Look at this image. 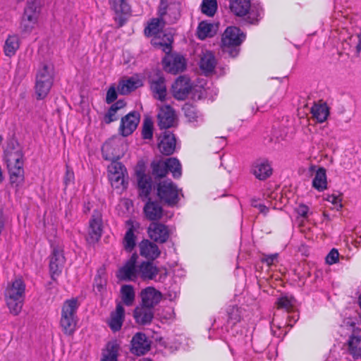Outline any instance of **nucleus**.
I'll return each mask as SVG.
<instances>
[{
	"instance_id": "f257e3e1",
	"label": "nucleus",
	"mask_w": 361,
	"mask_h": 361,
	"mask_svg": "<svg viewBox=\"0 0 361 361\" xmlns=\"http://www.w3.org/2000/svg\"><path fill=\"white\" fill-rule=\"evenodd\" d=\"M25 285L20 279L8 283L5 290V298L10 312L18 315L22 310L25 298Z\"/></svg>"
},
{
	"instance_id": "f03ea898",
	"label": "nucleus",
	"mask_w": 361,
	"mask_h": 361,
	"mask_svg": "<svg viewBox=\"0 0 361 361\" xmlns=\"http://www.w3.org/2000/svg\"><path fill=\"white\" fill-rule=\"evenodd\" d=\"M78 306V300L75 298L66 300L62 306L60 326L66 335L71 336L76 330Z\"/></svg>"
},
{
	"instance_id": "7ed1b4c3",
	"label": "nucleus",
	"mask_w": 361,
	"mask_h": 361,
	"mask_svg": "<svg viewBox=\"0 0 361 361\" xmlns=\"http://www.w3.org/2000/svg\"><path fill=\"white\" fill-rule=\"evenodd\" d=\"M172 92L174 97L179 100L185 99L189 94L193 99H200L204 94L201 87L194 86L190 79L185 75L179 76L172 85Z\"/></svg>"
},
{
	"instance_id": "20e7f679",
	"label": "nucleus",
	"mask_w": 361,
	"mask_h": 361,
	"mask_svg": "<svg viewBox=\"0 0 361 361\" xmlns=\"http://www.w3.org/2000/svg\"><path fill=\"white\" fill-rule=\"evenodd\" d=\"M164 25V23L162 19L154 18L145 29V33L147 36L158 35L153 39L154 44L159 46L164 53L169 54L171 51L173 37L170 34H165L163 35V38L161 39V33L159 32L163 28Z\"/></svg>"
},
{
	"instance_id": "39448f33",
	"label": "nucleus",
	"mask_w": 361,
	"mask_h": 361,
	"mask_svg": "<svg viewBox=\"0 0 361 361\" xmlns=\"http://www.w3.org/2000/svg\"><path fill=\"white\" fill-rule=\"evenodd\" d=\"M152 174L159 178L166 176L171 171L173 178H178L181 176V165L178 159L174 157L168 158L166 160L153 161L151 164Z\"/></svg>"
},
{
	"instance_id": "423d86ee",
	"label": "nucleus",
	"mask_w": 361,
	"mask_h": 361,
	"mask_svg": "<svg viewBox=\"0 0 361 361\" xmlns=\"http://www.w3.org/2000/svg\"><path fill=\"white\" fill-rule=\"evenodd\" d=\"M157 194L160 201L169 206L176 205L179 200L178 188L171 180L160 181Z\"/></svg>"
},
{
	"instance_id": "0eeeda50",
	"label": "nucleus",
	"mask_w": 361,
	"mask_h": 361,
	"mask_svg": "<svg viewBox=\"0 0 361 361\" xmlns=\"http://www.w3.org/2000/svg\"><path fill=\"white\" fill-rule=\"evenodd\" d=\"M7 169L9 174V180L11 185L18 189L23 185L25 180L24 161L21 159L14 161L13 159L11 161L6 162Z\"/></svg>"
},
{
	"instance_id": "6e6552de",
	"label": "nucleus",
	"mask_w": 361,
	"mask_h": 361,
	"mask_svg": "<svg viewBox=\"0 0 361 361\" xmlns=\"http://www.w3.org/2000/svg\"><path fill=\"white\" fill-rule=\"evenodd\" d=\"M102 218L98 211H94L89 222L88 236L87 240L89 243H95L99 241L102 234Z\"/></svg>"
},
{
	"instance_id": "1a4fd4ad",
	"label": "nucleus",
	"mask_w": 361,
	"mask_h": 361,
	"mask_svg": "<svg viewBox=\"0 0 361 361\" xmlns=\"http://www.w3.org/2000/svg\"><path fill=\"white\" fill-rule=\"evenodd\" d=\"M250 172L257 179L264 180L272 175L273 169L267 159L259 158L252 164Z\"/></svg>"
},
{
	"instance_id": "9d476101",
	"label": "nucleus",
	"mask_w": 361,
	"mask_h": 361,
	"mask_svg": "<svg viewBox=\"0 0 361 361\" xmlns=\"http://www.w3.org/2000/svg\"><path fill=\"white\" fill-rule=\"evenodd\" d=\"M245 36L240 30L235 26L226 28L223 34L221 43L224 48L239 46L245 39Z\"/></svg>"
},
{
	"instance_id": "9b49d317",
	"label": "nucleus",
	"mask_w": 361,
	"mask_h": 361,
	"mask_svg": "<svg viewBox=\"0 0 361 361\" xmlns=\"http://www.w3.org/2000/svg\"><path fill=\"white\" fill-rule=\"evenodd\" d=\"M137 255L133 254L130 258L121 267L117 273V277L122 281H135L138 277L136 262Z\"/></svg>"
},
{
	"instance_id": "f8f14e48",
	"label": "nucleus",
	"mask_w": 361,
	"mask_h": 361,
	"mask_svg": "<svg viewBox=\"0 0 361 361\" xmlns=\"http://www.w3.org/2000/svg\"><path fill=\"white\" fill-rule=\"evenodd\" d=\"M147 233L149 237L158 243H166L170 236L168 226L158 222H152L147 228Z\"/></svg>"
},
{
	"instance_id": "ddd939ff",
	"label": "nucleus",
	"mask_w": 361,
	"mask_h": 361,
	"mask_svg": "<svg viewBox=\"0 0 361 361\" xmlns=\"http://www.w3.org/2000/svg\"><path fill=\"white\" fill-rule=\"evenodd\" d=\"M151 341L143 333H136L131 340L130 352L136 355H142L149 350Z\"/></svg>"
},
{
	"instance_id": "4468645a",
	"label": "nucleus",
	"mask_w": 361,
	"mask_h": 361,
	"mask_svg": "<svg viewBox=\"0 0 361 361\" xmlns=\"http://www.w3.org/2000/svg\"><path fill=\"white\" fill-rule=\"evenodd\" d=\"M121 139L117 137H113L107 140L102 147V156L104 159L114 161L120 159L119 143Z\"/></svg>"
},
{
	"instance_id": "2eb2a0df",
	"label": "nucleus",
	"mask_w": 361,
	"mask_h": 361,
	"mask_svg": "<svg viewBox=\"0 0 361 361\" xmlns=\"http://www.w3.org/2000/svg\"><path fill=\"white\" fill-rule=\"evenodd\" d=\"M139 122V114H126L121 118L119 133L123 137L131 135L137 128Z\"/></svg>"
},
{
	"instance_id": "dca6fc26",
	"label": "nucleus",
	"mask_w": 361,
	"mask_h": 361,
	"mask_svg": "<svg viewBox=\"0 0 361 361\" xmlns=\"http://www.w3.org/2000/svg\"><path fill=\"white\" fill-rule=\"evenodd\" d=\"M65 261L63 250L59 247H54L49 261V268L53 279L54 275L59 276L61 272Z\"/></svg>"
},
{
	"instance_id": "f3484780",
	"label": "nucleus",
	"mask_w": 361,
	"mask_h": 361,
	"mask_svg": "<svg viewBox=\"0 0 361 361\" xmlns=\"http://www.w3.org/2000/svg\"><path fill=\"white\" fill-rule=\"evenodd\" d=\"M140 296L142 299L140 305L153 309L161 301L162 295L154 288L147 287L142 290Z\"/></svg>"
},
{
	"instance_id": "a211bd4d",
	"label": "nucleus",
	"mask_w": 361,
	"mask_h": 361,
	"mask_svg": "<svg viewBox=\"0 0 361 361\" xmlns=\"http://www.w3.org/2000/svg\"><path fill=\"white\" fill-rule=\"evenodd\" d=\"M163 63L165 71L173 74L181 72L185 68V59L179 55L165 56Z\"/></svg>"
},
{
	"instance_id": "6ab92c4d",
	"label": "nucleus",
	"mask_w": 361,
	"mask_h": 361,
	"mask_svg": "<svg viewBox=\"0 0 361 361\" xmlns=\"http://www.w3.org/2000/svg\"><path fill=\"white\" fill-rule=\"evenodd\" d=\"M150 87L154 97L161 101L164 100L166 95V87L165 79L160 73L150 77Z\"/></svg>"
},
{
	"instance_id": "aec40b11",
	"label": "nucleus",
	"mask_w": 361,
	"mask_h": 361,
	"mask_svg": "<svg viewBox=\"0 0 361 361\" xmlns=\"http://www.w3.org/2000/svg\"><path fill=\"white\" fill-rule=\"evenodd\" d=\"M4 159L6 162L11 161L12 159L18 161L23 159V154L18 141L14 138L8 140L4 149Z\"/></svg>"
},
{
	"instance_id": "412c9836",
	"label": "nucleus",
	"mask_w": 361,
	"mask_h": 361,
	"mask_svg": "<svg viewBox=\"0 0 361 361\" xmlns=\"http://www.w3.org/2000/svg\"><path fill=\"white\" fill-rule=\"evenodd\" d=\"M176 144V140L174 135L169 131H165L158 143V148L163 154L171 155L175 151Z\"/></svg>"
},
{
	"instance_id": "4be33fe9",
	"label": "nucleus",
	"mask_w": 361,
	"mask_h": 361,
	"mask_svg": "<svg viewBox=\"0 0 361 361\" xmlns=\"http://www.w3.org/2000/svg\"><path fill=\"white\" fill-rule=\"evenodd\" d=\"M128 228L125 234L123 240V245L125 250L128 252H131L136 245V235L135 232L138 228V224L135 225L134 221L128 220L126 221Z\"/></svg>"
},
{
	"instance_id": "5701e85b",
	"label": "nucleus",
	"mask_w": 361,
	"mask_h": 361,
	"mask_svg": "<svg viewBox=\"0 0 361 361\" xmlns=\"http://www.w3.org/2000/svg\"><path fill=\"white\" fill-rule=\"evenodd\" d=\"M140 255L151 260H154L159 257L161 252L158 246L149 240H143L139 244Z\"/></svg>"
},
{
	"instance_id": "b1692460",
	"label": "nucleus",
	"mask_w": 361,
	"mask_h": 361,
	"mask_svg": "<svg viewBox=\"0 0 361 361\" xmlns=\"http://www.w3.org/2000/svg\"><path fill=\"white\" fill-rule=\"evenodd\" d=\"M138 277L143 280H153L159 273V268L151 262H142L137 266Z\"/></svg>"
},
{
	"instance_id": "393cba45",
	"label": "nucleus",
	"mask_w": 361,
	"mask_h": 361,
	"mask_svg": "<svg viewBox=\"0 0 361 361\" xmlns=\"http://www.w3.org/2000/svg\"><path fill=\"white\" fill-rule=\"evenodd\" d=\"M140 196L147 198L152 190V178L142 171L136 172Z\"/></svg>"
},
{
	"instance_id": "a878e982",
	"label": "nucleus",
	"mask_w": 361,
	"mask_h": 361,
	"mask_svg": "<svg viewBox=\"0 0 361 361\" xmlns=\"http://www.w3.org/2000/svg\"><path fill=\"white\" fill-rule=\"evenodd\" d=\"M133 316L137 324L147 325L152 322L154 311L152 308L140 305L135 309Z\"/></svg>"
},
{
	"instance_id": "bb28decb",
	"label": "nucleus",
	"mask_w": 361,
	"mask_h": 361,
	"mask_svg": "<svg viewBox=\"0 0 361 361\" xmlns=\"http://www.w3.org/2000/svg\"><path fill=\"white\" fill-rule=\"evenodd\" d=\"M125 317V310L121 304L118 303L116 305V310L112 312L110 315V319L108 322L110 329L116 332L121 329Z\"/></svg>"
},
{
	"instance_id": "cd10ccee",
	"label": "nucleus",
	"mask_w": 361,
	"mask_h": 361,
	"mask_svg": "<svg viewBox=\"0 0 361 361\" xmlns=\"http://www.w3.org/2000/svg\"><path fill=\"white\" fill-rule=\"evenodd\" d=\"M39 10V0H27L22 18L36 24L37 21Z\"/></svg>"
},
{
	"instance_id": "c85d7f7f",
	"label": "nucleus",
	"mask_w": 361,
	"mask_h": 361,
	"mask_svg": "<svg viewBox=\"0 0 361 361\" xmlns=\"http://www.w3.org/2000/svg\"><path fill=\"white\" fill-rule=\"evenodd\" d=\"M54 68L51 63H42L37 72L36 80L54 82Z\"/></svg>"
},
{
	"instance_id": "c756f323",
	"label": "nucleus",
	"mask_w": 361,
	"mask_h": 361,
	"mask_svg": "<svg viewBox=\"0 0 361 361\" xmlns=\"http://www.w3.org/2000/svg\"><path fill=\"white\" fill-rule=\"evenodd\" d=\"M230 9L235 15L244 16L250 9V0H230Z\"/></svg>"
},
{
	"instance_id": "7c9ffc66",
	"label": "nucleus",
	"mask_w": 361,
	"mask_h": 361,
	"mask_svg": "<svg viewBox=\"0 0 361 361\" xmlns=\"http://www.w3.org/2000/svg\"><path fill=\"white\" fill-rule=\"evenodd\" d=\"M120 345L116 341H109L102 353L101 361H118Z\"/></svg>"
},
{
	"instance_id": "2f4dec72",
	"label": "nucleus",
	"mask_w": 361,
	"mask_h": 361,
	"mask_svg": "<svg viewBox=\"0 0 361 361\" xmlns=\"http://www.w3.org/2000/svg\"><path fill=\"white\" fill-rule=\"evenodd\" d=\"M142 81L135 78H130L121 81L118 86V92L121 94H128L137 87L142 86Z\"/></svg>"
},
{
	"instance_id": "473e14b6",
	"label": "nucleus",
	"mask_w": 361,
	"mask_h": 361,
	"mask_svg": "<svg viewBox=\"0 0 361 361\" xmlns=\"http://www.w3.org/2000/svg\"><path fill=\"white\" fill-rule=\"evenodd\" d=\"M144 212L148 219L158 220L161 217L162 207L156 202L149 201L144 207Z\"/></svg>"
},
{
	"instance_id": "72a5a7b5",
	"label": "nucleus",
	"mask_w": 361,
	"mask_h": 361,
	"mask_svg": "<svg viewBox=\"0 0 361 361\" xmlns=\"http://www.w3.org/2000/svg\"><path fill=\"white\" fill-rule=\"evenodd\" d=\"M216 65V60L211 51L203 52L200 62V68L206 73H211Z\"/></svg>"
},
{
	"instance_id": "f704fd0d",
	"label": "nucleus",
	"mask_w": 361,
	"mask_h": 361,
	"mask_svg": "<svg viewBox=\"0 0 361 361\" xmlns=\"http://www.w3.org/2000/svg\"><path fill=\"white\" fill-rule=\"evenodd\" d=\"M312 187L318 191H323L327 188L326 171L323 167H320L316 171L312 180Z\"/></svg>"
},
{
	"instance_id": "c9c22d12",
	"label": "nucleus",
	"mask_w": 361,
	"mask_h": 361,
	"mask_svg": "<svg viewBox=\"0 0 361 361\" xmlns=\"http://www.w3.org/2000/svg\"><path fill=\"white\" fill-rule=\"evenodd\" d=\"M53 82L35 80V93L37 99H44L49 94Z\"/></svg>"
},
{
	"instance_id": "e433bc0d",
	"label": "nucleus",
	"mask_w": 361,
	"mask_h": 361,
	"mask_svg": "<svg viewBox=\"0 0 361 361\" xmlns=\"http://www.w3.org/2000/svg\"><path fill=\"white\" fill-rule=\"evenodd\" d=\"M348 350L354 359L361 357V336H351L348 341Z\"/></svg>"
},
{
	"instance_id": "4c0bfd02",
	"label": "nucleus",
	"mask_w": 361,
	"mask_h": 361,
	"mask_svg": "<svg viewBox=\"0 0 361 361\" xmlns=\"http://www.w3.org/2000/svg\"><path fill=\"white\" fill-rule=\"evenodd\" d=\"M19 48V39L16 35L9 36L4 44V53L7 56H13Z\"/></svg>"
},
{
	"instance_id": "58836bf2",
	"label": "nucleus",
	"mask_w": 361,
	"mask_h": 361,
	"mask_svg": "<svg viewBox=\"0 0 361 361\" xmlns=\"http://www.w3.org/2000/svg\"><path fill=\"white\" fill-rule=\"evenodd\" d=\"M121 298L127 306H131L135 300V290L131 285H123L121 288Z\"/></svg>"
},
{
	"instance_id": "ea45409f",
	"label": "nucleus",
	"mask_w": 361,
	"mask_h": 361,
	"mask_svg": "<svg viewBox=\"0 0 361 361\" xmlns=\"http://www.w3.org/2000/svg\"><path fill=\"white\" fill-rule=\"evenodd\" d=\"M214 25L205 21H202L197 27V37L200 39H204L208 37H212L214 34L213 30Z\"/></svg>"
},
{
	"instance_id": "a19ab883",
	"label": "nucleus",
	"mask_w": 361,
	"mask_h": 361,
	"mask_svg": "<svg viewBox=\"0 0 361 361\" xmlns=\"http://www.w3.org/2000/svg\"><path fill=\"white\" fill-rule=\"evenodd\" d=\"M111 8L116 13L128 14L130 11V7L127 0H109Z\"/></svg>"
},
{
	"instance_id": "79ce46f5",
	"label": "nucleus",
	"mask_w": 361,
	"mask_h": 361,
	"mask_svg": "<svg viewBox=\"0 0 361 361\" xmlns=\"http://www.w3.org/2000/svg\"><path fill=\"white\" fill-rule=\"evenodd\" d=\"M158 125L161 129L173 127L176 121V114H158Z\"/></svg>"
},
{
	"instance_id": "37998d69",
	"label": "nucleus",
	"mask_w": 361,
	"mask_h": 361,
	"mask_svg": "<svg viewBox=\"0 0 361 361\" xmlns=\"http://www.w3.org/2000/svg\"><path fill=\"white\" fill-rule=\"evenodd\" d=\"M217 8L216 0H203L202 3V11L203 13L213 16Z\"/></svg>"
},
{
	"instance_id": "c03bdc74",
	"label": "nucleus",
	"mask_w": 361,
	"mask_h": 361,
	"mask_svg": "<svg viewBox=\"0 0 361 361\" xmlns=\"http://www.w3.org/2000/svg\"><path fill=\"white\" fill-rule=\"evenodd\" d=\"M142 138L145 140H150L152 138L153 122L149 117H146L144 121L142 130Z\"/></svg>"
},
{
	"instance_id": "a18cd8bd",
	"label": "nucleus",
	"mask_w": 361,
	"mask_h": 361,
	"mask_svg": "<svg viewBox=\"0 0 361 361\" xmlns=\"http://www.w3.org/2000/svg\"><path fill=\"white\" fill-rule=\"evenodd\" d=\"M117 160L111 161V163L109 165V174H123L126 172L125 166L121 162L117 161Z\"/></svg>"
},
{
	"instance_id": "49530a36",
	"label": "nucleus",
	"mask_w": 361,
	"mask_h": 361,
	"mask_svg": "<svg viewBox=\"0 0 361 361\" xmlns=\"http://www.w3.org/2000/svg\"><path fill=\"white\" fill-rule=\"evenodd\" d=\"M330 109L327 103L320 99L314 103L313 106L311 107L310 113H329Z\"/></svg>"
},
{
	"instance_id": "de8ad7c7",
	"label": "nucleus",
	"mask_w": 361,
	"mask_h": 361,
	"mask_svg": "<svg viewBox=\"0 0 361 361\" xmlns=\"http://www.w3.org/2000/svg\"><path fill=\"white\" fill-rule=\"evenodd\" d=\"M125 173L123 174H109V179L112 187L120 188L124 185Z\"/></svg>"
},
{
	"instance_id": "09e8293b",
	"label": "nucleus",
	"mask_w": 361,
	"mask_h": 361,
	"mask_svg": "<svg viewBox=\"0 0 361 361\" xmlns=\"http://www.w3.org/2000/svg\"><path fill=\"white\" fill-rule=\"evenodd\" d=\"M294 300L293 298H288L287 296L281 297L277 301L279 308H283L286 310H290L293 305Z\"/></svg>"
},
{
	"instance_id": "8fccbe9b",
	"label": "nucleus",
	"mask_w": 361,
	"mask_h": 361,
	"mask_svg": "<svg viewBox=\"0 0 361 361\" xmlns=\"http://www.w3.org/2000/svg\"><path fill=\"white\" fill-rule=\"evenodd\" d=\"M339 253L338 250L333 248L326 257V262L328 264H333L338 262Z\"/></svg>"
},
{
	"instance_id": "3c124183",
	"label": "nucleus",
	"mask_w": 361,
	"mask_h": 361,
	"mask_svg": "<svg viewBox=\"0 0 361 361\" xmlns=\"http://www.w3.org/2000/svg\"><path fill=\"white\" fill-rule=\"evenodd\" d=\"M295 212L300 216H301L304 219H307L309 216V214H311V212H310V209H309L308 206H307L306 204H300L295 208Z\"/></svg>"
},
{
	"instance_id": "603ef678",
	"label": "nucleus",
	"mask_w": 361,
	"mask_h": 361,
	"mask_svg": "<svg viewBox=\"0 0 361 361\" xmlns=\"http://www.w3.org/2000/svg\"><path fill=\"white\" fill-rule=\"evenodd\" d=\"M329 114H312L311 117L308 118L309 123L315 124L317 123H323L326 121Z\"/></svg>"
},
{
	"instance_id": "864d4df0",
	"label": "nucleus",
	"mask_w": 361,
	"mask_h": 361,
	"mask_svg": "<svg viewBox=\"0 0 361 361\" xmlns=\"http://www.w3.org/2000/svg\"><path fill=\"white\" fill-rule=\"evenodd\" d=\"M279 255L277 253L271 255H263L262 262L266 263L268 266L274 264L277 262Z\"/></svg>"
},
{
	"instance_id": "5fc2aeb1",
	"label": "nucleus",
	"mask_w": 361,
	"mask_h": 361,
	"mask_svg": "<svg viewBox=\"0 0 361 361\" xmlns=\"http://www.w3.org/2000/svg\"><path fill=\"white\" fill-rule=\"evenodd\" d=\"M117 98V92L114 87H111L106 93V102L110 104L114 102Z\"/></svg>"
},
{
	"instance_id": "6e6d98bb",
	"label": "nucleus",
	"mask_w": 361,
	"mask_h": 361,
	"mask_svg": "<svg viewBox=\"0 0 361 361\" xmlns=\"http://www.w3.org/2000/svg\"><path fill=\"white\" fill-rule=\"evenodd\" d=\"M106 285V279L101 277L100 275L96 276L94 279V286L97 288L98 291H102Z\"/></svg>"
},
{
	"instance_id": "4d7b16f0",
	"label": "nucleus",
	"mask_w": 361,
	"mask_h": 361,
	"mask_svg": "<svg viewBox=\"0 0 361 361\" xmlns=\"http://www.w3.org/2000/svg\"><path fill=\"white\" fill-rule=\"evenodd\" d=\"M35 23H31L30 21L26 20L25 19L22 18L21 21V28L25 32H30L34 27Z\"/></svg>"
},
{
	"instance_id": "13d9d810",
	"label": "nucleus",
	"mask_w": 361,
	"mask_h": 361,
	"mask_svg": "<svg viewBox=\"0 0 361 361\" xmlns=\"http://www.w3.org/2000/svg\"><path fill=\"white\" fill-rule=\"evenodd\" d=\"M325 200L326 201H329V202H331L334 205H338V204L339 207H342V204L340 203L341 202V199L339 198L338 196H337L336 195H328L326 196V197L325 198Z\"/></svg>"
},
{
	"instance_id": "bf43d9fd",
	"label": "nucleus",
	"mask_w": 361,
	"mask_h": 361,
	"mask_svg": "<svg viewBox=\"0 0 361 361\" xmlns=\"http://www.w3.org/2000/svg\"><path fill=\"white\" fill-rule=\"evenodd\" d=\"M125 102L123 100H118L115 104L111 105L108 113H115L125 106Z\"/></svg>"
},
{
	"instance_id": "052dcab7",
	"label": "nucleus",
	"mask_w": 361,
	"mask_h": 361,
	"mask_svg": "<svg viewBox=\"0 0 361 361\" xmlns=\"http://www.w3.org/2000/svg\"><path fill=\"white\" fill-rule=\"evenodd\" d=\"M73 180H74V173L72 171H71L68 169L66 171L65 177H64V183L66 185H68L70 183H73Z\"/></svg>"
},
{
	"instance_id": "680f3d73",
	"label": "nucleus",
	"mask_w": 361,
	"mask_h": 361,
	"mask_svg": "<svg viewBox=\"0 0 361 361\" xmlns=\"http://www.w3.org/2000/svg\"><path fill=\"white\" fill-rule=\"evenodd\" d=\"M185 116L187 118V121L189 123H194L198 121V116H197V114H185Z\"/></svg>"
},
{
	"instance_id": "e2e57ef3",
	"label": "nucleus",
	"mask_w": 361,
	"mask_h": 361,
	"mask_svg": "<svg viewBox=\"0 0 361 361\" xmlns=\"http://www.w3.org/2000/svg\"><path fill=\"white\" fill-rule=\"evenodd\" d=\"M159 13L161 18L166 13V6L163 3L159 7Z\"/></svg>"
},
{
	"instance_id": "0e129e2a",
	"label": "nucleus",
	"mask_w": 361,
	"mask_h": 361,
	"mask_svg": "<svg viewBox=\"0 0 361 361\" xmlns=\"http://www.w3.org/2000/svg\"><path fill=\"white\" fill-rule=\"evenodd\" d=\"M253 206L255 207H258L260 212H262V213H266L268 211V208L265 205L259 204H253Z\"/></svg>"
},
{
	"instance_id": "69168bd1",
	"label": "nucleus",
	"mask_w": 361,
	"mask_h": 361,
	"mask_svg": "<svg viewBox=\"0 0 361 361\" xmlns=\"http://www.w3.org/2000/svg\"><path fill=\"white\" fill-rule=\"evenodd\" d=\"M116 114H106L104 117V121L106 123H111L114 119L112 118Z\"/></svg>"
},
{
	"instance_id": "338daca9",
	"label": "nucleus",
	"mask_w": 361,
	"mask_h": 361,
	"mask_svg": "<svg viewBox=\"0 0 361 361\" xmlns=\"http://www.w3.org/2000/svg\"><path fill=\"white\" fill-rule=\"evenodd\" d=\"M358 38V44H357V51H360L361 50V30L360 32L357 35Z\"/></svg>"
},
{
	"instance_id": "774afa93",
	"label": "nucleus",
	"mask_w": 361,
	"mask_h": 361,
	"mask_svg": "<svg viewBox=\"0 0 361 361\" xmlns=\"http://www.w3.org/2000/svg\"><path fill=\"white\" fill-rule=\"evenodd\" d=\"M265 141L267 144H271V143H276L278 142V139H274L272 137H269L267 140L265 139Z\"/></svg>"
}]
</instances>
